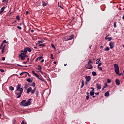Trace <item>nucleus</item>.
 <instances>
[{
	"instance_id": "nucleus-11",
	"label": "nucleus",
	"mask_w": 124,
	"mask_h": 124,
	"mask_svg": "<svg viewBox=\"0 0 124 124\" xmlns=\"http://www.w3.org/2000/svg\"><path fill=\"white\" fill-rule=\"evenodd\" d=\"M96 87L97 90H101V84L99 83H96Z\"/></svg>"
},
{
	"instance_id": "nucleus-47",
	"label": "nucleus",
	"mask_w": 124,
	"mask_h": 124,
	"mask_svg": "<svg viewBox=\"0 0 124 124\" xmlns=\"http://www.w3.org/2000/svg\"><path fill=\"white\" fill-rule=\"evenodd\" d=\"M25 87V88H28V87H29V85L28 84V83H26Z\"/></svg>"
},
{
	"instance_id": "nucleus-15",
	"label": "nucleus",
	"mask_w": 124,
	"mask_h": 124,
	"mask_svg": "<svg viewBox=\"0 0 124 124\" xmlns=\"http://www.w3.org/2000/svg\"><path fill=\"white\" fill-rule=\"evenodd\" d=\"M36 69H37V70H39L40 72H41V73H42V72H41V69H42V67H41V66H40V65H38V68H36Z\"/></svg>"
},
{
	"instance_id": "nucleus-62",
	"label": "nucleus",
	"mask_w": 124,
	"mask_h": 124,
	"mask_svg": "<svg viewBox=\"0 0 124 124\" xmlns=\"http://www.w3.org/2000/svg\"><path fill=\"white\" fill-rule=\"evenodd\" d=\"M105 89V86H104V87L102 88V91H104Z\"/></svg>"
},
{
	"instance_id": "nucleus-37",
	"label": "nucleus",
	"mask_w": 124,
	"mask_h": 124,
	"mask_svg": "<svg viewBox=\"0 0 124 124\" xmlns=\"http://www.w3.org/2000/svg\"><path fill=\"white\" fill-rule=\"evenodd\" d=\"M108 41H111V40H112V37H109L108 38Z\"/></svg>"
},
{
	"instance_id": "nucleus-6",
	"label": "nucleus",
	"mask_w": 124,
	"mask_h": 124,
	"mask_svg": "<svg viewBox=\"0 0 124 124\" xmlns=\"http://www.w3.org/2000/svg\"><path fill=\"white\" fill-rule=\"evenodd\" d=\"M92 91L90 92L91 96H93V95H94V88L93 87H92Z\"/></svg>"
},
{
	"instance_id": "nucleus-60",
	"label": "nucleus",
	"mask_w": 124,
	"mask_h": 124,
	"mask_svg": "<svg viewBox=\"0 0 124 124\" xmlns=\"http://www.w3.org/2000/svg\"><path fill=\"white\" fill-rule=\"evenodd\" d=\"M109 37H108V36H106L105 38V39H106V40H107L108 39Z\"/></svg>"
},
{
	"instance_id": "nucleus-61",
	"label": "nucleus",
	"mask_w": 124,
	"mask_h": 124,
	"mask_svg": "<svg viewBox=\"0 0 124 124\" xmlns=\"http://www.w3.org/2000/svg\"><path fill=\"white\" fill-rule=\"evenodd\" d=\"M44 62V59H43L41 60V62Z\"/></svg>"
},
{
	"instance_id": "nucleus-29",
	"label": "nucleus",
	"mask_w": 124,
	"mask_h": 124,
	"mask_svg": "<svg viewBox=\"0 0 124 124\" xmlns=\"http://www.w3.org/2000/svg\"><path fill=\"white\" fill-rule=\"evenodd\" d=\"M109 50H110V48L108 46L106 47L105 49V51H109Z\"/></svg>"
},
{
	"instance_id": "nucleus-53",
	"label": "nucleus",
	"mask_w": 124,
	"mask_h": 124,
	"mask_svg": "<svg viewBox=\"0 0 124 124\" xmlns=\"http://www.w3.org/2000/svg\"><path fill=\"white\" fill-rule=\"evenodd\" d=\"M2 61H5V57H2Z\"/></svg>"
},
{
	"instance_id": "nucleus-38",
	"label": "nucleus",
	"mask_w": 124,
	"mask_h": 124,
	"mask_svg": "<svg viewBox=\"0 0 124 124\" xmlns=\"http://www.w3.org/2000/svg\"><path fill=\"white\" fill-rule=\"evenodd\" d=\"M38 42L39 43H43V42H44V40L39 41Z\"/></svg>"
},
{
	"instance_id": "nucleus-27",
	"label": "nucleus",
	"mask_w": 124,
	"mask_h": 124,
	"mask_svg": "<svg viewBox=\"0 0 124 124\" xmlns=\"http://www.w3.org/2000/svg\"><path fill=\"white\" fill-rule=\"evenodd\" d=\"M9 90H10L11 91H14V87H13V86H10Z\"/></svg>"
},
{
	"instance_id": "nucleus-7",
	"label": "nucleus",
	"mask_w": 124,
	"mask_h": 124,
	"mask_svg": "<svg viewBox=\"0 0 124 124\" xmlns=\"http://www.w3.org/2000/svg\"><path fill=\"white\" fill-rule=\"evenodd\" d=\"M115 44L114 42H109V45L110 49H113L114 48V44Z\"/></svg>"
},
{
	"instance_id": "nucleus-13",
	"label": "nucleus",
	"mask_w": 124,
	"mask_h": 124,
	"mask_svg": "<svg viewBox=\"0 0 124 124\" xmlns=\"http://www.w3.org/2000/svg\"><path fill=\"white\" fill-rule=\"evenodd\" d=\"M21 54H20V55H22V56H24L25 55L27 54V52H26L25 49L24 50H21L20 51Z\"/></svg>"
},
{
	"instance_id": "nucleus-1",
	"label": "nucleus",
	"mask_w": 124,
	"mask_h": 124,
	"mask_svg": "<svg viewBox=\"0 0 124 124\" xmlns=\"http://www.w3.org/2000/svg\"><path fill=\"white\" fill-rule=\"evenodd\" d=\"M23 91V88H21V84H18L16 86V92H17V93H16V95H18L16 97V98H20V97L22 96Z\"/></svg>"
},
{
	"instance_id": "nucleus-63",
	"label": "nucleus",
	"mask_w": 124,
	"mask_h": 124,
	"mask_svg": "<svg viewBox=\"0 0 124 124\" xmlns=\"http://www.w3.org/2000/svg\"><path fill=\"white\" fill-rule=\"evenodd\" d=\"M27 63H28V62H23V63H24L25 64H26Z\"/></svg>"
},
{
	"instance_id": "nucleus-30",
	"label": "nucleus",
	"mask_w": 124,
	"mask_h": 124,
	"mask_svg": "<svg viewBox=\"0 0 124 124\" xmlns=\"http://www.w3.org/2000/svg\"><path fill=\"white\" fill-rule=\"evenodd\" d=\"M16 19H17V20H18V21H20V16H16Z\"/></svg>"
},
{
	"instance_id": "nucleus-51",
	"label": "nucleus",
	"mask_w": 124,
	"mask_h": 124,
	"mask_svg": "<svg viewBox=\"0 0 124 124\" xmlns=\"http://www.w3.org/2000/svg\"><path fill=\"white\" fill-rule=\"evenodd\" d=\"M32 74H34V75H35V74H36V73H35V72H34V71H32Z\"/></svg>"
},
{
	"instance_id": "nucleus-14",
	"label": "nucleus",
	"mask_w": 124,
	"mask_h": 124,
	"mask_svg": "<svg viewBox=\"0 0 124 124\" xmlns=\"http://www.w3.org/2000/svg\"><path fill=\"white\" fill-rule=\"evenodd\" d=\"M88 66L86 67V69H93V67L91 64H88Z\"/></svg>"
},
{
	"instance_id": "nucleus-22",
	"label": "nucleus",
	"mask_w": 124,
	"mask_h": 124,
	"mask_svg": "<svg viewBox=\"0 0 124 124\" xmlns=\"http://www.w3.org/2000/svg\"><path fill=\"white\" fill-rule=\"evenodd\" d=\"M31 87H33V88H35V82H32L31 85H30Z\"/></svg>"
},
{
	"instance_id": "nucleus-45",
	"label": "nucleus",
	"mask_w": 124,
	"mask_h": 124,
	"mask_svg": "<svg viewBox=\"0 0 124 124\" xmlns=\"http://www.w3.org/2000/svg\"><path fill=\"white\" fill-rule=\"evenodd\" d=\"M38 78L39 80H41V81H43V78H39H39Z\"/></svg>"
},
{
	"instance_id": "nucleus-58",
	"label": "nucleus",
	"mask_w": 124,
	"mask_h": 124,
	"mask_svg": "<svg viewBox=\"0 0 124 124\" xmlns=\"http://www.w3.org/2000/svg\"><path fill=\"white\" fill-rule=\"evenodd\" d=\"M86 94H87V96H90V93H89V92L86 93Z\"/></svg>"
},
{
	"instance_id": "nucleus-34",
	"label": "nucleus",
	"mask_w": 124,
	"mask_h": 124,
	"mask_svg": "<svg viewBox=\"0 0 124 124\" xmlns=\"http://www.w3.org/2000/svg\"><path fill=\"white\" fill-rule=\"evenodd\" d=\"M3 47V43H2L0 46V49L1 50L2 48Z\"/></svg>"
},
{
	"instance_id": "nucleus-2",
	"label": "nucleus",
	"mask_w": 124,
	"mask_h": 124,
	"mask_svg": "<svg viewBox=\"0 0 124 124\" xmlns=\"http://www.w3.org/2000/svg\"><path fill=\"white\" fill-rule=\"evenodd\" d=\"M35 91H36V87H34V88L32 90L31 87H29L27 91V93H31V94H34L35 93Z\"/></svg>"
},
{
	"instance_id": "nucleus-17",
	"label": "nucleus",
	"mask_w": 124,
	"mask_h": 124,
	"mask_svg": "<svg viewBox=\"0 0 124 124\" xmlns=\"http://www.w3.org/2000/svg\"><path fill=\"white\" fill-rule=\"evenodd\" d=\"M115 83H116V84L117 85V86H120V84L121 82L120 81L119 79H116L115 80Z\"/></svg>"
},
{
	"instance_id": "nucleus-24",
	"label": "nucleus",
	"mask_w": 124,
	"mask_h": 124,
	"mask_svg": "<svg viewBox=\"0 0 124 124\" xmlns=\"http://www.w3.org/2000/svg\"><path fill=\"white\" fill-rule=\"evenodd\" d=\"M81 84H82V85L81 86V88H84V80H82Z\"/></svg>"
},
{
	"instance_id": "nucleus-31",
	"label": "nucleus",
	"mask_w": 124,
	"mask_h": 124,
	"mask_svg": "<svg viewBox=\"0 0 124 124\" xmlns=\"http://www.w3.org/2000/svg\"><path fill=\"white\" fill-rule=\"evenodd\" d=\"M4 50H5L4 47H3L2 48V50H1L2 54H3V53H4Z\"/></svg>"
},
{
	"instance_id": "nucleus-42",
	"label": "nucleus",
	"mask_w": 124,
	"mask_h": 124,
	"mask_svg": "<svg viewBox=\"0 0 124 124\" xmlns=\"http://www.w3.org/2000/svg\"><path fill=\"white\" fill-rule=\"evenodd\" d=\"M38 93H39L38 91H36V97H37V96H38Z\"/></svg>"
},
{
	"instance_id": "nucleus-21",
	"label": "nucleus",
	"mask_w": 124,
	"mask_h": 124,
	"mask_svg": "<svg viewBox=\"0 0 124 124\" xmlns=\"http://www.w3.org/2000/svg\"><path fill=\"white\" fill-rule=\"evenodd\" d=\"M109 95H110V93H109L108 92H107L105 93V96L108 97Z\"/></svg>"
},
{
	"instance_id": "nucleus-9",
	"label": "nucleus",
	"mask_w": 124,
	"mask_h": 124,
	"mask_svg": "<svg viewBox=\"0 0 124 124\" xmlns=\"http://www.w3.org/2000/svg\"><path fill=\"white\" fill-rule=\"evenodd\" d=\"M91 79H92V78H91V76H86L85 77V80L87 82H90V81H91Z\"/></svg>"
},
{
	"instance_id": "nucleus-50",
	"label": "nucleus",
	"mask_w": 124,
	"mask_h": 124,
	"mask_svg": "<svg viewBox=\"0 0 124 124\" xmlns=\"http://www.w3.org/2000/svg\"><path fill=\"white\" fill-rule=\"evenodd\" d=\"M13 124H16V119H14Z\"/></svg>"
},
{
	"instance_id": "nucleus-33",
	"label": "nucleus",
	"mask_w": 124,
	"mask_h": 124,
	"mask_svg": "<svg viewBox=\"0 0 124 124\" xmlns=\"http://www.w3.org/2000/svg\"><path fill=\"white\" fill-rule=\"evenodd\" d=\"M114 28H117V22H115L114 23Z\"/></svg>"
},
{
	"instance_id": "nucleus-18",
	"label": "nucleus",
	"mask_w": 124,
	"mask_h": 124,
	"mask_svg": "<svg viewBox=\"0 0 124 124\" xmlns=\"http://www.w3.org/2000/svg\"><path fill=\"white\" fill-rule=\"evenodd\" d=\"M42 59H43V57L40 56L36 58L35 62H37L38 61H40V60H42Z\"/></svg>"
},
{
	"instance_id": "nucleus-40",
	"label": "nucleus",
	"mask_w": 124,
	"mask_h": 124,
	"mask_svg": "<svg viewBox=\"0 0 124 124\" xmlns=\"http://www.w3.org/2000/svg\"><path fill=\"white\" fill-rule=\"evenodd\" d=\"M58 6L59 7H60V8H62V9H63V7H62V6L61 5H60L59 4V2H58Z\"/></svg>"
},
{
	"instance_id": "nucleus-10",
	"label": "nucleus",
	"mask_w": 124,
	"mask_h": 124,
	"mask_svg": "<svg viewBox=\"0 0 124 124\" xmlns=\"http://www.w3.org/2000/svg\"><path fill=\"white\" fill-rule=\"evenodd\" d=\"M19 75H23V77H27L28 76V72H23L19 74Z\"/></svg>"
},
{
	"instance_id": "nucleus-57",
	"label": "nucleus",
	"mask_w": 124,
	"mask_h": 124,
	"mask_svg": "<svg viewBox=\"0 0 124 124\" xmlns=\"http://www.w3.org/2000/svg\"><path fill=\"white\" fill-rule=\"evenodd\" d=\"M28 14H29V11H27L26 12V15H28Z\"/></svg>"
},
{
	"instance_id": "nucleus-5",
	"label": "nucleus",
	"mask_w": 124,
	"mask_h": 124,
	"mask_svg": "<svg viewBox=\"0 0 124 124\" xmlns=\"http://www.w3.org/2000/svg\"><path fill=\"white\" fill-rule=\"evenodd\" d=\"M31 99H29L28 101L25 102V106H29L31 105Z\"/></svg>"
},
{
	"instance_id": "nucleus-4",
	"label": "nucleus",
	"mask_w": 124,
	"mask_h": 124,
	"mask_svg": "<svg viewBox=\"0 0 124 124\" xmlns=\"http://www.w3.org/2000/svg\"><path fill=\"white\" fill-rule=\"evenodd\" d=\"M74 37V35L72 34L70 36H67L65 37V40L66 41H67L68 40H71L72 39H73Z\"/></svg>"
},
{
	"instance_id": "nucleus-64",
	"label": "nucleus",
	"mask_w": 124,
	"mask_h": 124,
	"mask_svg": "<svg viewBox=\"0 0 124 124\" xmlns=\"http://www.w3.org/2000/svg\"><path fill=\"white\" fill-rule=\"evenodd\" d=\"M21 124H25V122H24V121H22V122H21Z\"/></svg>"
},
{
	"instance_id": "nucleus-41",
	"label": "nucleus",
	"mask_w": 124,
	"mask_h": 124,
	"mask_svg": "<svg viewBox=\"0 0 124 124\" xmlns=\"http://www.w3.org/2000/svg\"><path fill=\"white\" fill-rule=\"evenodd\" d=\"M101 65H102V63L100 62L98 63V67L101 66Z\"/></svg>"
},
{
	"instance_id": "nucleus-59",
	"label": "nucleus",
	"mask_w": 124,
	"mask_h": 124,
	"mask_svg": "<svg viewBox=\"0 0 124 124\" xmlns=\"http://www.w3.org/2000/svg\"><path fill=\"white\" fill-rule=\"evenodd\" d=\"M34 31L33 30H31V32L32 33L34 32Z\"/></svg>"
},
{
	"instance_id": "nucleus-54",
	"label": "nucleus",
	"mask_w": 124,
	"mask_h": 124,
	"mask_svg": "<svg viewBox=\"0 0 124 124\" xmlns=\"http://www.w3.org/2000/svg\"><path fill=\"white\" fill-rule=\"evenodd\" d=\"M24 56L25 59H26V58H28V55L27 54H25Z\"/></svg>"
},
{
	"instance_id": "nucleus-19",
	"label": "nucleus",
	"mask_w": 124,
	"mask_h": 124,
	"mask_svg": "<svg viewBox=\"0 0 124 124\" xmlns=\"http://www.w3.org/2000/svg\"><path fill=\"white\" fill-rule=\"evenodd\" d=\"M4 9H5V7H3L1 8L0 11V14H2V12L4 11Z\"/></svg>"
},
{
	"instance_id": "nucleus-55",
	"label": "nucleus",
	"mask_w": 124,
	"mask_h": 124,
	"mask_svg": "<svg viewBox=\"0 0 124 124\" xmlns=\"http://www.w3.org/2000/svg\"><path fill=\"white\" fill-rule=\"evenodd\" d=\"M17 65L18 66H20V67H23V66L22 65H20V64H17Z\"/></svg>"
},
{
	"instance_id": "nucleus-46",
	"label": "nucleus",
	"mask_w": 124,
	"mask_h": 124,
	"mask_svg": "<svg viewBox=\"0 0 124 124\" xmlns=\"http://www.w3.org/2000/svg\"><path fill=\"white\" fill-rule=\"evenodd\" d=\"M51 59H52V60H54V56H53V54H51Z\"/></svg>"
},
{
	"instance_id": "nucleus-32",
	"label": "nucleus",
	"mask_w": 124,
	"mask_h": 124,
	"mask_svg": "<svg viewBox=\"0 0 124 124\" xmlns=\"http://www.w3.org/2000/svg\"><path fill=\"white\" fill-rule=\"evenodd\" d=\"M38 46H40L41 47H44V46H45V44H39L38 45Z\"/></svg>"
},
{
	"instance_id": "nucleus-8",
	"label": "nucleus",
	"mask_w": 124,
	"mask_h": 124,
	"mask_svg": "<svg viewBox=\"0 0 124 124\" xmlns=\"http://www.w3.org/2000/svg\"><path fill=\"white\" fill-rule=\"evenodd\" d=\"M24 50H25V52L26 53H28V52H29L30 53H31V48L29 47H27L25 48Z\"/></svg>"
},
{
	"instance_id": "nucleus-23",
	"label": "nucleus",
	"mask_w": 124,
	"mask_h": 124,
	"mask_svg": "<svg viewBox=\"0 0 124 124\" xmlns=\"http://www.w3.org/2000/svg\"><path fill=\"white\" fill-rule=\"evenodd\" d=\"M100 60H101L100 58L96 60V64H98V63H99V62H100Z\"/></svg>"
},
{
	"instance_id": "nucleus-39",
	"label": "nucleus",
	"mask_w": 124,
	"mask_h": 124,
	"mask_svg": "<svg viewBox=\"0 0 124 124\" xmlns=\"http://www.w3.org/2000/svg\"><path fill=\"white\" fill-rule=\"evenodd\" d=\"M35 76L37 77V78H39V75H38L37 74H35Z\"/></svg>"
},
{
	"instance_id": "nucleus-20",
	"label": "nucleus",
	"mask_w": 124,
	"mask_h": 124,
	"mask_svg": "<svg viewBox=\"0 0 124 124\" xmlns=\"http://www.w3.org/2000/svg\"><path fill=\"white\" fill-rule=\"evenodd\" d=\"M26 81L29 82V83H32V79H31V78H28L26 79Z\"/></svg>"
},
{
	"instance_id": "nucleus-36",
	"label": "nucleus",
	"mask_w": 124,
	"mask_h": 124,
	"mask_svg": "<svg viewBox=\"0 0 124 124\" xmlns=\"http://www.w3.org/2000/svg\"><path fill=\"white\" fill-rule=\"evenodd\" d=\"M107 82L108 83H111V80L109 78L107 79Z\"/></svg>"
},
{
	"instance_id": "nucleus-43",
	"label": "nucleus",
	"mask_w": 124,
	"mask_h": 124,
	"mask_svg": "<svg viewBox=\"0 0 124 124\" xmlns=\"http://www.w3.org/2000/svg\"><path fill=\"white\" fill-rule=\"evenodd\" d=\"M17 28L19 30H22V27L20 26H17Z\"/></svg>"
},
{
	"instance_id": "nucleus-48",
	"label": "nucleus",
	"mask_w": 124,
	"mask_h": 124,
	"mask_svg": "<svg viewBox=\"0 0 124 124\" xmlns=\"http://www.w3.org/2000/svg\"><path fill=\"white\" fill-rule=\"evenodd\" d=\"M0 71L1 72H4V70L2 69H0Z\"/></svg>"
},
{
	"instance_id": "nucleus-26",
	"label": "nucleus",
	"mask_w": 124,
	"mask_h": 124,
	"mask_svg": "<svg viewBox=\"0 0 124 124\" xmlns=\"http://www.w3.org/2000/svg\"><path fill=\"white\" fill-rule=\"evenodd\" d=\"M92 75L93 76H96L97 74H96V72L93 71L92 72Z\"/></svg>"
},
{
	"instance_id": "nucleus-3",
	"label": "nucleus",
	"mask_w": 124,
	"mask_h": 124,
	"mask_svg": "<svg viewBox=\"0 0 124 124\" xmlns=\"http://www.w3.org/2000/svg\"><path fill=\"white\" fill-rule=\"evenodd\" d=\"M114 66L115 73L119 75L120 74V69L119 68V65L117 64H114Z\"/></svg>"
},
{
	"instance_id": "nucleus-12",
	"label": "nucleus",
	"mask_w": 124,
	"mask_h": 124,
	"mask_svg": "<svg viewBox=\"0 0 124 124\" xmlns=\"http://www.w3.org/2000/svg\"><path fill=\"white\" fill-rule=\"evenodd\" d=\"M21 106H25L26 107V100H22V102L20 103Z\"/></svg>"
},
{
	"instance_id": "nucleus-49",
	"label": "nucleus",
	"mask_w": 124,
	"mask_h": 124,
	"mask_svg": "<svg viewBox=\"0 0 124 124\" xmlns=\"http://www.w3.org/2000/svg\"><path fill=\"white\" fill-rule=\"evenodd\" d=\"M2 43H3V44H4V43H6V40H3Z\"/></svg>"
},
{
	"instance_id": "nucleus-16",
	"label": "nucleus",
	"mask_w": 124,
	"mask_h": 124,
	"mask_svg": "<svg viewBox=\"0 0 124 124\" xmlns=\"http://www.w3.org/2000/svg\"><path fill=\"white\" fill-rule=\"evenodd\" d=\"M19 59H21V61H25V57L24 55H21V54L19 55Z\"/></svg>"
},
{
	"instance_id": "nucleus-28",
	"label": "nucleus",
	"mask_w": 124,
	"mask_h": 124,
	"mask_svg": "<svg viewBox=\"0 0 124 124\" xmlns=\"http://www.w3.org/2000/svg\"><path fill=\"white\" fill-rule=\"evenodd\" d=\"M51 47L52 48H53L54 50H56V47L55 46V45H54V44H51Z\"/></svg>"
},
{
	"instance_id": "nucleus-44",
	"label": "nucleus",
	"mask_w": 124,
	"mask_h": 124,
	"mask_svg": "<svg viewBox=\"0 0 124 124\" xmlns=\"http://www.w3.org/2000/svg\"><path fill=\"white\" fill-rule=\"evenodd\" d=\"M98 69H99L100 70H101V71L102 70V67H98Z\"/></svg>"
},
{
	"instance_id": "nucleus-56",
	"label": "nucleus",
	"mask_w": 124,
	"mask_h": 124,
	"mask_svg": "<svg viewBox=\"0 0 124 124\" xmlns=\"http://www.w3.org/2000/svg\"><path fill=\"white\" fill-rule=\"evenodd\" d=\"M95 95H98V94H99V92L95 93Z\"/></svg>"
},
{
	"instance_id": "nucleus-25",
	"label": "nucleus",
	"mask_w": 124,
	"mask_h": 124,
	"mask_svg": "<svg viewBox=\"0 0 124 124\" xmlns=\"http://www.w3.org/2000/svg\"><path fill=\"white\" fill-rule=\"evenodd\" d=\"M42 3H43V6H46L47 5V3L44 1H42Z\"/></svg>"
},
{
	"instance_id": "nucleus-52",
	"label": "nucleus",
	"mask_w": 124,
	"mask_h": 124,
	"mask_svg": "<svg viewBox=\"0 0 124 124\" xmlns=\"http://www.w3.org/2000/svg\"><path fill=\"white\" fill-rule=\"evenodd\" d=\"M89 96H86V99H87V100H89Z\"/></svg>"
},
{
	"instance_id": "nucleus-35",
	"label": "nucleus",
	"mask_w": 124,
	"mask_h": 124,
	"mask_svg": "<svg viewBox=\"0 0 124 124\" xmlns=\"http://www.w3.org/2000/svg\"><path fill=\"white\" fill-rule=\"evenodd\" d=\"M93 62H92V60L91 59L89 60V61L88 62V64H90V63H92Z\"/></svg>"
}]
</instances>
